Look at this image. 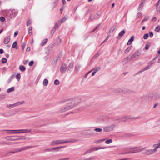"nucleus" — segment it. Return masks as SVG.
<instances>
[{
	"instance_id": "nucleus-1",
	"label": "nucleus",
	"mask_w": 160,
	"mask_h": 160,
	"mask_svg": "<svg viewBox=\"0 0 160 160\" xmlns=\"http://www.w3.org/2000/svg\"><path fill=\"white\" fill-rule=\"evenodd\" d=\"M155 148L153 149L144 150L143 149H141V152L142 153L146 155H150L153 154L157 151L158 149L160 148V143L154 144L153 146Z\"/></svg>"
},
{
	"instance_id": "nucleus-2",
	"label": "nucleus",
	"mask_w": 160,
	"mask_h": 160,
	"mask_svg": "<svg viewBox=\"0 0 160 160\" xmlns=\"http://www.w3.org/2000/svg\"><path fill=\"white\" fill-rule=\"evenodd\" d=\"M78 140L72 139L68 140H59L53 141L52 142L51 145L52 146H56L60 144H63L66 143H71L76 142Z\"/></svg>"
},
{
	"instance_id": "nucleus-3",
	"label": "nucleus",
	"mask_w": 160,
	"mask_h": 160,
	"mask_svg": "<svg viewBox=\"0 0 160 160\" xmlns=\"http://www.w3.org/2000/svg\"><path fill=\"white\" fill-rule=\"evenodd\" d=\"M81 100L80 98L78 97L75 98L73 99L70 101L69 102L71 105L70 107L73 108L75 106L78 105L80 102Z\"/></svg>"
},
{
	"instance_id": "nucleus-4",
	"label": "nucleus",
	"mask_w": 160,
	"mask_h": 160,
	"mask_svg": "<svg viewBox=\"0 0 160 160\" xmlns=\"http://www.w3.org/2000/svg\"><path fill=\"white\" fill-rule=\"evenodd\" d=\"M23 137H19L18 136H8L6 137V139L10 141H16L19 140V139H22L21 138Z\"/></svg>"
},
{
	"instance_id": "nucleus-5",
	"label": "nucleus",
	"mask_w": 160,
	"mask_h": 160,
	"mask_svg": "<svg viewBox=\"0 0 160 160\" xmlns=\"http://www.w3.org/2000/svg\"><path fill=\"white\" fill-rule=\"evenodd\" d=\"M129 120L128 116L124 115L120 117L117 118L115 120V121H118L119 122H125L126 120Z\"/></svg>"
},
{
	"instance_id": "nucleus-6",
	"label": "nucleus",
	"mask_w": 160,
	"mask_h": 160,
	"mask_svg": "<svg viewBox=\"0 0 160 160\" xmlns=\"http://www.w3.org/2000/svg\"><path fill=\"white\" fill-rule=\"evenodd\" d=\"M17 13V11L15 9L12 10H9L8 12L7 15L11 18H12L16 16Z\"/></svg>"
},
{
	"instance_id": "nucleus-7",
	"label": "nucleus",
	"mask_w": 160,
	"mask_h": 160,
	"mask_svg": "<svg viewBox=\"0 0 160 160\" xmlns=\"http://www.w3.org/2000/svg\"><path fill=\"white\" fill-rule=\"evenodd\" d=\"M140 55V52H139V50H137L131 57L132 60H135L139 58Z\"/></svg>"
},
{
	"instance_id": "nucleus-8",
	"label": "nucleus",
	"mask_w": 160,
	"mask_h": 160,
	"mask_svg": "<svg viewBox=\"0 0 160 160\" xmlns=\"http://www.w3.org/2000/svg\"><path fill=\"white\" fill-rule=\"evenodd\" d=\"M115 126V124H114L109 126L105 127L104 128L103 130L105 132H110L113 130Z\"/></svg>"
},
{
	"instance_id": "nucleus-9",
	"label": "nucleus",
	"mask_w": 160,
	"mask_h": 160,
	"mask_svg": "<svg viewBox=\"0 0 160 160\" xmlns=\"http://www.w3.org/2000/svg\"><path fill=\"white\" fill-rule=\"evenodd\" d=\"M69 106H70L71 105L69 102H68L66 106L61 109V112H64L72 108V107H70Z\"/></svg>"
},
{
	"instance_id": "nucleus-10",
	"label": "nucleus",
	"mask_w": 160,
	"mask_h": 160,
	"mask_svg": "<svg viewBox=\"0 0 160 160\" xmlns=\"http://www.w3.org/2000/svg\"><path fill=\"white\" fill-rule=\"evenodd\" d=\"M100 17V15L98 13L93 14L91 15L90 17V20L91 21L95 19H98Z\"/></svg>"
},
{
	"instance_id": "nucleus-11",
	"label": "nucleus",
	"mask_w": 160,
	"mask_h": 160,
	"mask_svg": "<svg viewBox=\"0 0 160 160\" xmlns=\"http://www.w3.org/2000/svg\"><path fill=\"white\" fill-rule=\"evenodd\" d=\"M67 69V67L66 65L65 64H63L60 67V71L61 73H64L65 72Z\"/></svg>"
},
{
	"instance_id": "nucleus-12",
	"label": "nucleus",
	"mask_w": 160,
	"mask_h": 160,
	"mask_svg": "<svg viewBox=\"0 0 160 160\" xmlns=\"http://www.w3.org/2000/svg\"><path fill=\"white\" fill-rule=\"evenodd\" d=\"M132 60L131 58L128 56L126 57L122 61V63L123 65H125L128 63L131 60Z\"/></svg>"
},
{
	"instance_id": "nucleus-13",
	"label": "nucleus",
	"mask_w": 160,
	"mask_h": 160,
	"mask_svg": "<svg viewBox=\"0 0 160 160\" xmlns=\"http://www.w3.org/2000/svg\"><path fill=\"white\" fill-rule=\"evenodd\" d=\"M5 131H21V133H27V132H31V129H22V130H5Z\"/></svg>"
},
{
	"instance_id": "nucleus-14",
	"label": "nucleus",
	"mask_w": 160,
	"mask_h": 160,
	"mask_svg": "<svg viewBox=\"0 0 160 160\" xmlns=\"http://www.w3.org/2000/svg\"><path fill=\"white\" fill-rule=\"evenodd\" d=\"M10 37L9 36L6 37L4 39V43L5 44H8L10 41Z\"/></svg>"
},
{
	"instance_id": "nucleus-15",
	"label": "nucleus",
	"mask_w": 160,
	"mask_h": 160,
	"mask_svg": "<svg viewBox=\"0 0 160 160\" xmlns=\"http://www.w3.org/2000/svg\"><path fill=\"white\" fill-rule=\"evenodd\" d=\"M139 149H138L136 148H134L132 150H131L130 151L127 152L126 153H135L139 152Z\"/></svg>"
},
{
	"instance_id": "nucleus-16",
	"label": "nucleus",
	"mask_w": 160,
	"mask_h": 160,
	"mask_svg": "<svg viewBox=\"0 0 160 160\" xmlns=\"http://www.w3.org/2000/svg\"><path fill=\"white\" fill-rule=\"evenodd\" d=\"M125 31L124 30H123L120 32L118 34V38L119 39L120 38L122 37L123 35L125 33Z\"/></svg>"
},
{
	"instance_id": "nucleus-17",
	"label": "nucleus",
	"mask_w": 160,
	"mask_h": 160,
	"mask_svg": "<svg viewBox=\"0 0 160 160\" xmlns=\"http://www.w3.org/2000/svg\"><path fill=\"white\" fill-rule=\"evenodd\" d=\"M134 38V36H132L131 37V38L128 40V42L127 44V45H130L132 43V41H133Z\"/></svg>"
},
{
	"instance_id": "nucleus-18",
	"label": "nucleus",
	"mask_w": 160,
	"mask_h": 160,
	"mask_svg": "<svg viewBox=\"0 0 160 160\" xmlns=\"http://www.w3.org/2000/svg\"><path fill=\"white\" fill-rule=\"evenodd\" d=\"M73 63L72 62H71L68 65V68H68V70H72L73 68Z\"/></svg>"
},
{
	"instance_id": "nucleus-19",
	"label": "nucleus",
	"mask_w": 160,
	"mask_h": 160,
	"mask_svg": "<svg viewBox=\"0 0 160 160\" xmlns=\"http://www.w3.org/2000/svg\"><path fill=\"white\" fill-rule=\"evenodd\" d=\"M17 42L16 41H15L12 44V48H16V49H18V47H17Z\"/></svg>"
},
{
	"instance_id": "nucleus-20",
	"label": "nucleus",
	"mask_w": 160,
	"mask_h": 160,
	"mask_svg": "<svg viewBox=\"0 0 160 160\" xmlns=\"http://www.w3.org/2000/svg\"><path fill=\"white\" fill-rule=\"evenodd\" d=\"M106 147H102V148H98L97 147H94L92 148L93 151H94L95 150H98V149H106Z\"/></svg>"
},
{
	"instance_id": "nucleus-21",
	"label": "nucleus",
	"mask_w": 160,
	"mask_h": 160,
	"mask_svg": "<svg viewBox=\"0 0 160 160\" xmlns=\"http://www.w3.org/2000/svg\"><path fill=\"white\" fill-rule=\"evenodd\" d=\"M97 157L96 156H94L92 157H90L89 158H88L85 159L84 160H93L94 159H95L97 158Z\"/></svg>"
},
{
	"instance_id": "nucleus-22",
	"label": "nucleus",
	"mask_w": 160,
	"mask_h": 160,
	"mask_svg": "<svg viewBox=\"0 0 160 160\" xmlns=\"http://www.w3.org/2000/svg\"><path fill=\"white\" fill-rule=\"evenodd\" d=\"M14 90V87H12L7 90V92L8 93H9L12 92Z\"/></svg>"
},
{
	"instance_id": "nucleus-23",
	"label": "nucleus",
	"mask_w": 160,
	"mask_h": 160,
	"mask_svg": "<svg viewBox=\"0 0 160 160\" xmlns=\"http://www.w3.org/2000/svg\"><path fill=\"white\" fill-rule=\"evenodd\" d=\"M60 58L59 57H58L55 58L53 60L54 63H56L57 62L59 61L60 60Z\"/></svg>"
},
{
	"instance_id": "nucleus-24",
	"label": "nucleus",
	"mask_w": 160,
	"mask_h": 160,
	"mask_svg": "<svg viewBox=\"0 0 160 160\" xmlns=\"http://www.w3.org/2000/svg\"><path fill=\"white\" fill-rule=\"evenodd\" d=\"M32 33V28L30 27L28 28V34L30 36H31Z\"/></svg>"
},
{
	"instance_id": "nucleus-25",
	"label": "nucleus",
	"mask_w": 160,
	"mask_h": 160,
	"mask_svg": "<svg viewBox=\"0 0 160 160\" xmlns=\"http://www.w3.org/2000/svg\"><path fill=\"white\" fill-rule=\"evenodd\" d=\"M24 101H22L21 102H18L16 103H15L16 106H18L19 105L22 104L24 103Z\"/></svg>"
},
{
	"instance_id": "nucleus-26",
	"label": "nucleus",
	"mask_w": 160,
	"mask_h": 160,
	"mask_svg": "<svg viewBox=\"0 0 160 160\" xmlns=\"http://www.w3.org/2000/svg\"><path fill=\"white\" fill-rule=\"evenodd\" d=\"M19 69L22 71H24L25 70V67L23 65H20L19 66Z\"/></svg>"
},
{
	"instance_id": "nucleus-27",
	"label": "nucleus",
	"mask_w": 160,
	"mask_h": 160,
	"mask_svg": "<svg viewBox=\"0 0 160 160\" xmlns=\"http://www.w3.org/2000/svg\"><path fill=\"white\" fill-rule=\"evenodd\" d=\"M48 83V81L47 79H44L43 81V84L44 86H47Z\"/></svg>"
},
{
	"instance_id": "nucleus-28",
	"label": "nucleus",
	"mask_w": 160,
	"mask_h": 160,
	"mask_svg": "<svg viewBox=\"0 0 160 160\" xmlns=\"http://www.w3.org/2000/svg\"><path fill=\"white\" fill-rule=\"evenodd\" d=\"M156 59V58H154L152 61L148 63V65H149L150 66H151L153 64L155 63V62H154V60Z\"/></svg>"
},
{
	"instance_id": "nucleus-29",
	"label": "nucleus",
	"mask_w": 160,
	"mask_h": 160,
	"mask_svg": "<svg viewBox=\"0 0 160 160\" xmlns=\"http://www.w3.org/2000/svg\"><path fill=\"white\" fill-rule=\"evenodd\" d=\"M48 41V39L47 38L45 39L43 41H42L41 43V45L42 46L44 45Z\"/></svg>"
},
{
	"instance_id": "nucleus-30",
	"label": "nucleus",
	"mask_w": 160,
	"mask_h": 160,
	"mask_svg": "<svg viewBox=\"0 0 160 160\" xmlns=\"http://www.w3.org/2000/svg\"><path fill=\"white\" fill-rule=\"evenodd\" d=\"M115 92L116 93H118V92H123V90L121 88H118L115 90Z\"/></svg>"
},
{
	"instance_id": "nucleus-31",
	"label": "nucleus",
	"mask_w": 160,
	"mask_h": 160,
	"mask_svg": "<svg viewBox=\"0 0 160 160\" xmlns=\"http://www.w3.org/2000/svg\"><path fill=\"white\" fill-rule=\"evenodd\" d=\"M26 43L25 42H23L22 43L21 45V47L22 48V51H23L24 49V48L26 46Z\"/></svg>"
},
{
	"instance_id": "nucleus-32",
	"label": "nucleus",
	"mask_w": 160,
	"mask_h": 160,
	"mask_svg": "<svg viewBox=\"0 0 160 160\" xmlns=\"http://www.w3.org/2000/svg\"><path fill=\"white\" fill-rule=\"evenodd\" d=\"M15 103L12 104L8 105H7V107L8 108H11L13 107H15Z\"/></svg>"
},
{
	"instance_id": "nucleus-33",
	"label": "nucleus",
	"mask_w": 160,
	"mask_h": 160,
	"mask_svg": "<svg viewBox=\"0 0 160 160\" xmlns=\"http://www.w3.org/2000/svg\"><path fill=\"white\" fill-rule=\"evenodd\" d=\"M128 117L129 118V120H131V119L135 120V119H136L137 118H139V117H131L129 116H128Z\"/></svg>"
},
{
	"instance_id": "nucleus-34",
	"label": "nucleus",
	"mask_w": 160,
	"mask_h": 160,
	"mask_svg": "<svg viewBox=\"0 0 160 160\" xmlns=\"http://www.w3.org/2000/svg\"><path fill=\"white\" fill-rule=\"evenodd\" d=\"M112 142V139L107 140L105 141V143L107 144H108L111 143Z\"/></svg>"
},
{
	"instance_id": "nucleus-35",
	"label": "nucleus",
	"mask_w": 160,
	"mask_h": 160,
	"mask_svg": "<svg viewBox=\"0 0 160 160\" xmlns=\"http://www.w3.org/2000/svg\"><path fill=\"white\" fill-rule=\"evenodd\" d=\"M94 130L97 132H101L102 131V128H95Z\"/></svg>"
},
{
	"instance_id": "nucleus-36",
	"label": "nucleus",
	"mask_w": 160,
	"mask_h": 160,
	"mask_svg": "<svg viewBox=\"0 0 160 160\" xmlns=\"http://www.w3.org/2000/svg\"><path fill=\"white\" fill-rule=\"evenodd\" d=\"M92 151H93L92 148L84 152V153L83 154V155H85L88 153H90L92 152Z\"/></svg>"
},
{
	"instance_id": "nucleus-37",
	"label": "nucleus",
	"mask_w": 160,
	"mask_h": 160,
	"mask_svg": "<svg viewBox=\"0 0 160 160\" xmlns=\"http://www.w3.org/2000/svg\"><path fill=\"white\" fill-rule=\"evenodd\" d=\"M131 48L130 47H128L125 50L124 52L126 53H128L131 49Z\"/></svg>"
},
{
	"instance_id": "nucleus-38",
	"label": "nucleus",
	"mask_w": 160,
	"mask_h": 160,
	"mask_svg": "<svg viewBox=\"0 0 160 160\" xmlns=\"http://www.w3.org/2000/svg\"><path fill=\"white\" fill-rule=\"evenodd\" d=\"M80 66L79 65H76L75 67V70L76 71L78 70L80 68Z\"/></svg>"
},
{
	"instance_id": "nucleus-39",
	"label": "nucleus",
	"mask_w": 160,
	"mask_h": 160,
	"mask_svg": "<svg viewBox=\"0 0 160 160\" xmlns=\"http://www.w3.org/2000/svg\"><path fill=\"white\" fill-rule=\"evenodd\" d=\"M115 29V28L114 26H112L110 28L109 31L110 32H112Z\"/></svg>"
},
{
	"instance_id": "nucleus-40",
	"label": "nucleus",
	"mask_w": 160,
	"mask_h": 160,
	"mask_svg": "<svg viewBox=\"0 0 160 160\" xmlns=\"http://www.w3.org/2000/svg\"><path fill=\"white\" fill-rule=\"evenodd\" d=\"M64 147V146H60L58 147H54L52 148V150H56L59 148H63Z\"/></svg>"
},
{
	"instance_id": "nucleus-41",
	"label": "nucleus",
	"mask_w": 160,
	"mask_h": 160,
	"mask_svg": "<svg viewBox=\"0 0 160 160\" xmlns=\"http://www.w3.org/2000/svg\"><path fill=\"white\" fill-rule=\"evenodd\" d=\"M21 78V76L20 74H18L16 76V78L18 79V81H19V80Z\"/></svg>"
},
{
	"instance_id": "nucleus-42",
	"label": "nucleus",
	"mask_w": 160,
	"mask_h": 160,
	"mask_svg": "<svg viewBox=\"0 0 160 160\" xmlns=\"http://www.w3.org/2000/svg\"><path fill=\"white\" fill-rule=\"evenodd\" d=\"M146 0H142V2L141 3V8L143 6V5L145 4Z\"/></svg>"
},
{
	"instance_id": "nucleus-43",
	"label": "nucleus",
	"mask_w": 160,
	"mask_h": 160,
	"mask_svg": "<svg viewBox=\"0 0 160 160\" xmlns=\"http://www.w3.org/2000/svg\"><path fill=\"white\" fill-rule=\"evenodd\" d=\"M7 62V59L5 58H3L2 59V62L3 63H6Z\"/></svg>"
},
{
	"instance_id": "nucleus-44",
	"label": "nucleus",
	"mask_w": 160,
	"mask_h": 160,
	"mask_svg": "<svg viewBox=\"0 0 160 160\" xmlns=\"http://www.w3.org/2000/svg\"><path fill=\"white\" fill-rule=\"evenodd\" d=\"M149 37V35L148 33L145 34L143 36V38L144 39H147Z\"/></svg>"
},
{
	"instance_id": "nucleus-45",
	"label": "nucleus",
	"mask_w": 160,
	"mask_h": 160,
	"mask_svg": "<svg viewBox=\"0 0 160 160\" xmlns=\"http://www.w3.org/2000/svg\"><path fill=\"white\" fill-rule=\"evenodd\" d=\"M66 20L67 18L65 17H64L62 18L60 22L61 23H62L64 22L65 21H66Z\"/></svg>"
},
{
	"instance_id": "nucleus-46",
	"label": "nucleus",
	"mask_w": 160,
	"mask_h": 160,
	"mask_svg": "<svg viewBox=\"0 0 160 160\" xmlns=\"http://www.w3.org/2000/svg\"><path fill=\"white\" fill-rule=\"evenodd\" d=\"M54 84L56 85H58L59 84V82L58 80L56 79L54 81Z\"/></svg>"
},
{
	"instance_id": "nucleus-47",
	"label": "nucleus",
	"mask_w": 160,
	"mask_h": 160,
	"mask_svg": "<svg viewBox=\"0 0 160 160\" xmlns=\"http://www.w3.org/2000/svg\"><path fill=\"white\" fill-rule=\"evenodd\" d=\"M94 69L93 70L96 72H97L98 71H99L100 69L101 68L100 67H98L96 68H94Z\"/></svg>"
},
{
	"instance_id": "nucleus-48",
	"label": "nucleus",
	"mask_w": 160,
	"mask_h": 160,
	"mask_svg": "<svg viewBox=\"0 0 160 160\" xmlns=\"http://www.w3.org/2000/svg\"><path fill=\"white\" fill-rule=\"evenodd\" d=\"M100 54V53L98 52L97 53L95 54V55L94 56V58H96L98 57L99 56Z\"/></svg>"
},
{
	"instance_id": "nucleus-49",
	"label": "nucleus",
	"mask_w": 160,
	"mask_h": 160,
	"mask_svg": "<svg viewBox=\"0 0 160 160\" xmlns=\"http://www.w3.org/2000/svg\"><path fill=\"white\" fill-rule=\"evenodd\" d=\"M150 67V66L149 65H148V66H147L146 67H145L143 69V70H142V72L143 71H144L145 70H146L148 69Z\"/></svg>"
},
{
	"instance_id": "nucleus-50",
	"label": "nucleus",
	"mask_w": 160,
	"mask_h": 160,
	"mask_svg": "<svg viewBox=\"0 0 160 160\" xmlns=\"http://www.w3.org/2000/svg\"><path fill=\"white\" fill-rule=\"evenodd\" d=\"M149 18V17L148 16H147L144 19L142 22L141 23H142L143 22L148 20Z\"/></svg>"
},
{
	"instance_id": "nucleus-51",
	"label": "nucleus",
	"mask_w": 160,
	"mask_h": 160,
	"mask_svg": "<svg viewBox=\"0 0 160 160\" xmlns=\"http://www.w3.org/2000/svg\"><path fill=\"white\" fill-rule=\"evenodd\" d=\"M56 29H54V28H53L51 30V33L52 35L53 33H54L55 31H56Z\"/></svg>"
},
{
	"instance_id": "nucleus-52",
	"label": "nucleus",
	"mask_w": 160,
	"mask_h": 160,
	"mask_svg": "<svg viewBox=\"0 0 160 160\" xmlns=\"http://www.w3.org/2000/svg\"><path fill=\"white\" fill-rule=\"evenodd\" d=\"M19 152L18 151H15L9 152H8L7 153V154L8 155H9L10 153H12V154H14V153H16L17 152Z\"/></svg>"
},
{
	"instance_id": "nucleus-53",
	"label": "nucleus",
	"mask_w": 160,
	"mask_h": 160,
	"mask_svg": "<svg viewBox=\"0 0 160 160\" xmlns=\"http://www.w3.org/2000/svg\"><path fill=\"white\" fill-rule=\"evenodd\" d=\"M160 30V28L159 26H158L156 27L155 29V31L157 32H159Z\"/></svg>"
},
{
	"instance_id": "nucleus-54",
	"label": "nucleus",
	"mask_w": 160,
	"mask_h": 160,
	"mask_svg": "<svg viewBox=\"0 0 160 160\" xmlns=\"http://www.w3.org/2000/svg\"><path fill=\"white\" fill-rule=\"evenodd\" d=\"M26 149H27V147H24L20 149L18 151L20 152V151H22L24 150H26Z\"/></svg>"
},
{
	"instance_id": "nucleus-55",
	"label": "nucleus",
	"mask_w": 160,
	"mask_h": 160,
	"mask_svg": "<svg viewBox=\"0 0 160 160\" xmlns=\"http://www.w3.org/2000/svg\"><path fill=\"white\" fill-rule=\"evenodd\" d=\"M31 21L30 20H28L27 22V26L30 25L31 24Z\"/></svg>"
},
{
	"instance_id": "nucleus-56",
	"label": "nucleus",
	"mask_w": 160,
	"mask_h": 160,
	"mask_svg": "<svg viewBox=\"0 0 160 160\" xmlns=\"http://www.w3.org/2000/svg\"><path fill=\"white\" fill-rule=\"evenodd\" d=\"M52 149H46L44 150V152H51L52 151Z\"/></svg>"
},
{
	"instance_id": "nucleus-57",
	"label": "nucleus",
	"mask_w": 160,
	"mask_h": 160,
	"mask_svg": "<svg viewBox=\"0 0 160 160\" xmlns=\"http://www.w3.org/2000/svg\"><path fill=\"white\" fill-rule=\"evenodd\" d=\"M34 63V62L33 61H32L29 62V66H32L33 65Z\"/></svg>"
},
{
	"instance_id": "nucleus-58",
	"label": "nucleus",
	"mask_w": 160,
	"mask_h": 160,
	"mask_svg": "<svg viewBox=\"0 0 160 160\" xmlns=\"http://www.w3.org/2000/svg\"><path fill=\"white\" fill-rule=\"evenodd\" d=\"M58 27V23H56L54 27L53 28L56 30Z\"/></svg>"
},
{
	"instance_id": "nucleus-59",
	"label": "nucleus",
	"mask_w": 160,
	"mask_h": 160,
	"mask_svg": "<svg viewBox=\"0 0 160 160\" xmlns=\"http://www.w3.org/2000/svg\"><path fill=\"white\" fill-rule=\"evenodd\" d=\"M110 36H108L107 37V38L105 39L104 40L103 42L102 43V44L106 42L108 40V38H110Z\"/></svg>"
},
{
	"instance_id": "nucleus-60",
	"label": "nucleus",
	"mask_w": 160,
	"mask_h": 160,
	"mask_svg": "<svg viewBox=\"0 0 160 160\" xmlns=\"http://www.w3.org/2000/svg\"><path fill=\"white\" fill-rule=\"evenodd\" d=\"M0 20L2 22H3L5 20V19L3 17H1L0 18Z\"/></svg>"
},
{
	"instance_id": "nucleus-61",
	"label": "nucleus",
	"mask_w": 160,
	"mask_h": 160,
	"mask_svg": "<svg viewBox=\"0 0 160 160\" xmlns=\"http://www.w3.org/2000/svg\"><path fill=\"white\" fill-rule=\"evenodd\" d=\"M149 36H150V38H152L153 36V33L152 32H149Z\"/></svg>"
},
{
	"instance_id": "nucleus-62",
	"label": "nucleus",
	"mask_w": 160,
	"mask_h": 160,
	"mask_svg": "<svg viewBox=\"0 0 160 160\" xmlns=\"http://www.w3.org/2000/svg\"><path fill=\"white\" fill-rule=\"evenodd\" d=\"M150 47V45H148V44H146L145 46V49L146 50H148L149 48Z\"/></svg>"
},
{
	"instance_id": "nucleus-63",
	"label": "nucleus",
	"mask_w": 160,
	"mask_h": 160,
	"mask_svg": "<svg viewBox=\"0 0 160 160\" xmlns=\"http://www.w3.org/2000/svg\"><path fill=\"white\" fill-rule=\"evenodd\" d=\"M14 75H12L9 79V82H10L14 78Z\"/></svg>"
},
{
	"instance_id": "nucleus-64",
	"label": "nucleus",
	"mask_w": 160,
	"mask_h": 160,
	"mask_svg": "<svg viewBox=\"0 0 160 160\" xmlns=\"http://www.w3.org/2000/svg\"><path fill=\"white\" fill-rule=\"evenodd\" d=\"M26 147H27V149H29V148H32L33 147H35V146H27Z\"/></svg>"
}]
</instances>
